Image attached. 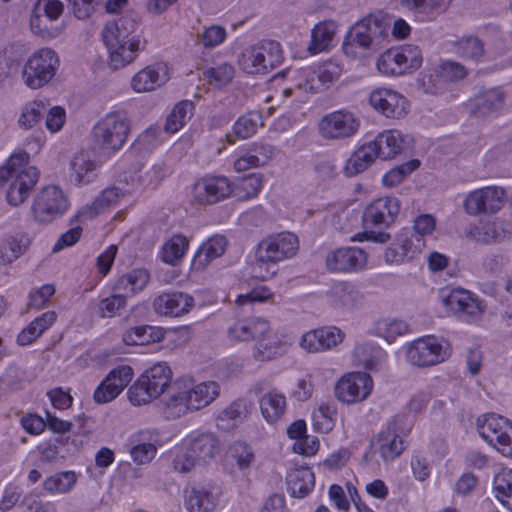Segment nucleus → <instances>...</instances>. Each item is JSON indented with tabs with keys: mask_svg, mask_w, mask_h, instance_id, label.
<instances>
[{
	"mask_svg": "<svg viewBox=\"0 0 512 512\" xmlns=\"http://www.w3.org/2000/svg\"><path fill=\"white\" fill-rule=\"evenodd\" d=\"M255 341L253 357L257 361H270L285 353V343L271 329L266 335L256 337Z\"/></svg>",
	"mask_w": 512,
	"mask_h": 512,
	"instance_id": "473e14b6",
	"label": "nucleus"
},
{
	"mask_svg": "<svg viewBox=\"0 0 512 512\" xmlns=\"http://www.w3.org/2000/svg\"><path fill=\"white\" fill-rule=\"evenodd\" d=\"M188 247L187 239L182 235H174L162 247V260L168 264H174L184 256Z\"/></svg>",
	"mask_w": 512,
	"mask_h": 512,
	"instance_id": "13d9d810",
	"label": "nucleus"
},
{
	"mask_svg": "<svg viewBox=\"0 0 512 512\" xmlns=\"http://www.w3.org/2000/svg\"><path fill=\"white\" fill-rule=\"evenodd\" d=\"M28 162L29 154L21 151L13 154L6 166L0 167V184L7 185L6 199L11 206L24 203L39 180V170Z\"/></svg>",
	"mask_w": 512,
	"mask_h": 512,
	"instance_id": "f03ea898",
	"label": "nucleus"
},
{
	"mask_svg": "<svg viewBox=\"0 0 512 512\" xmlns=\"http://www.w3.org/2000/svg\"><path fill=\"white\" fill-rule=\"evenodd\" d=\"M260 126H263L262 114L258 111H249L237 119L233 131L238 138L248 139Z\"/></svg>",
	"mask_w": 512,
	"mask_h": 512,
	"instance_id": "603ef678",
	"label": "nucleus"
},
{
	"mask_svg": "<svg viewBox=\"0 0 512 512\" xmlns=\"http://www.w3.org/2000/svg\"><path fill=\"white\" fill-rule=\"evenodd\" d=\"M505 191L501 187L488 186L470 192L464 200V209L467 214H494L504 204Z\"/></svg>",
	"mask_w": 512,
	"mask_h": 512,
	"instance_id": "2eb2a0df",
	"label": "nucleus"
},
{
	"mask_svg": "<svg viewBox=\"0 0 512 512\" xmlns=\"http://www.w3.org/2000/svg\"><path fill=\"white\" fill-rule=\"evenodd\" d=\"M327 297L335 308H354L361 301V294L347 282H337L328 290Z\"/></svg>",
	"mask_w": 512,
	"mask_h": 512,
	"instance_id": "f704fd0d",
	"label": "nucleus"
},
{
	"mask_svg": "<svg viewBox=\"0 0 512 512\" xmlns=\"http://www.w3.org/2000/svg\"><path fill=\"white\" fill-rule=\"evenodd\" d=\"M194 104L189 100L177 103L168 114L164 129L173 134L179 131L193 115Z\"/></svg>",
	"mask_w": 512,
	"mask_h": 512,
	"instance_id": "49530a36",
	"label": "nucleus"
},
{
	"mask_svg": "<svg viewBox=\"0 0 512 512\" xmlns=\"http://www.w3.org/2000/svg\"><path fill=\"white\" fill-rule=\"evenodd\" d=\"M263 185V176L252 173L244 176L232 184V195L238 200L245 201L256 197Z\"/></svg>",
	"mask_w": 512,
	"mask_h": 512,
	"instance_id": "a18cd8bd",
	"label": "nucleus"
},
{
	"mask_svg": "<svg viewBox=\"0 0 512 512\" xmlns=\"http://www.w3.org/2000/svg\"><path fill=\"white\" fill-rule=\"evenodd\" d=\"M287 489L291 496L303 498L313 489L315 484L314 473L308 467L292 469L287 475Z\"/></svg>",
	"mask_w": 512,
	"mask_h": 512,
	"instance_id": "72a5a7b5",
	"label": "nucleus"
},
{
	"mask_svg": "<svg viewBox=\"0 0 512 512\" xmlns=\"http://www.w3.org/2000/svg\"><path fill=\"white\" fill-rule=\"evenodd\" d=\"M185 445L189 447L199 465L209 463L220 450L218 437L209 431H194L190 433L185 440Z\"/></svg>",
	"mask_w": 512,
	"mask_h": 512,
	"instance_id": "4be33fe9",
	"label": "nucleus"
},
{
	"mask_svg": "<svg viewBox=\"0 0 512 512\" xmlns=\"http://www.w3.org/2000/svg\"><path fill=\"white\" fill-rule=\"evenodd\" d=\"M149 274L145 269H134L117 279L114 284V290L124 295L125 298L133 295L147 285Z\"/></svg>",
	"mask_w": 512,
	"mask_h": 512,
	"instance_id": "a19ab883",
	"label": "nucleus"
},
{
	"mask_svg": "<svg viewBox=\"0 0 512 512\" xmlns=\"http://www.w3.org/2000/svg\"><path fill=\"white\" fill-rule=\"evenodd\" d=\"M260 411L268 423H275L285 413L286 398L279 391L272 389L259 399Z\"/></svg>",
	"mask_w": 512,
	"mask_h": 512,
	"instance_id": "e433bc0d",
	"label": "nucleus"
},
{
	"mask_svg": "<svg viewBox=\"0 0 512 512\" xmlns=\"http://www.w3.org/2000/svg\"><path fill=\"white\" fill-rule=\"evenodd\" d=\"M456 52L463 58L478 60L484 53L481 40L474 36L462 37L455 43Z\"/></svg>",
	"mask_w": 512,
	"mask_h": 512,
	"instance_id": "bf43d9fd",
	"label": "nucleus"
},
{
	"mask_svg": "<svg viewBox=\"0 0 512 512\" xmlns=\"http://www.w3.org/2000/svg\"><path fill=\"white\" fill-rule=\"evenodd\" d=\"M168 79L166 66L162 64L150 65L133 76L131 87L137 93L149 92L165 84Z\"/></svg>",
	"mask_w": 512,
	"mask_h": 512,
	"instance_id": "cd10ccee",
	"label": "nucleus"
},
{
	"mask_svg": "<svg viewBox=\"0 0 512 512\" xmlns=\"http://www.w3.org/2000/svg\"><path fill=\"white\" fill-rule=\"evenodd\" d=\"M126 306V298L117 292L114 295L100 300L98 313L103 318H111L119 314V311Z\"/></svg>",
	"mask_w": 512,
	"mask_h": 512,
	"instance_id": "e2e57ef3",
	"label": "nucleus"
},
{
	"mask_svg": "<svg viewBox=\"0 0 512 512\" xmlns=\"http://www.w3.org/2000/svg\"><path fill=\"white\" fill-rule=\"evenodd\" d=\"M476 425L483 440L502 455L512 458V422L508 418L488 413L478 417Z\"/></svg>",
	"mask_w": 512,
	"mask_h": 512,
	"instance_id": "6e6552de",
	"label": "nucleus"
},
{
	"mask_svg": "<svg viewBox=\"0 0 512 512\" xmlns=\"http://www.w3.org/2000/svg\"><path fill=\"white\" fill-rule=\"evenodd\" d=\"M493 491L497 500L512 511V469H503L495 475Z\"/></svg>",
	"mask_w": 512,
	"mask_h": 512,
	"instance_id": "8fccbe9b",
	"label": "nucleus"
},
{
	"mask_svg": "<svg viewBox=\"0 0 512 512\" xmlns=\"http://www.w3.org/2000/svg\"><path fill=\"white\" fill-rule=\"evenodd\" d=\"M413 238L420 242L417 235H411L409 232L401 233L396 240L390 244L385 250L384 260L387 264H400L408 259L414 258L415 254L420 250V245L413 244Z\"/></svg>",
	"mask_w": 512,
	"mask_h": 512,
	"instance_id": "c85d7f7f",
	"label": "nucleus"
},
{
	"mask_svg": "<svg viewBox=\"0 0 512 512\" xmlns=\"http://www.w3.org/2000/svg\"><path fill=\"white\" fill-rule=\"evenodd\" d=\"M371 445H377L380 456L384 461H391L399 457L404 450L403 439L396 433L394 422L388 424L387 428L380 432Z\"/></svg>",
	"mask_w": 512,
	"mask_h": 512,
	"instance_id": "c756f323",
	"label": "nucleus"
},
{
	"mask_svg": "<svg viewBox=\"0 0 512 512\" xmlns=\"http://www.w3.org/2000/svg\"><path fill=\"white\" fill-rule=\"evenodd\" d=\"M137 23L132 16H124L107 23L102 31L104 44L108 50V65L118 70L131 64L138 52L145 47V41L133 35Z\"/></svg>",
	"mask_w": 512,
	"mask_h": 512,
	"instance_id": "f257e3e1",
	"label": "nucleus"
},
{
	"mask_svg": "<svg viewBox=\"0 0 512 512\" xmlns=\"http://www.w3.org/2000/svg\"><path fill=\"white\" fill-rule=\"evenodd\" d=\"M167 168L164 163H156L148 168L141 176L142 183L146 188L154 189L164 179Z\"/></svg>",
	"mask_w": 512,
	"mask_h": 512,
	"instance_id": "774afa93",
	"label": "nucleus"
},
{
	"mask_svg": "<svg viewBox=\"0 0 512 512\" xmlns=\"http://www.w3.org/2000/svg\"><path fill=\"white\" fill-rule=\"evenodd\" d=\"M68 200L63 191L54 185L44 187L35 197L32 205L34 219L49 223L61 217L68 209Z\"/></svg>",
	"mask_w": 512,
	"mask_h": 512,
	"instance_id": "9d476101",
	"label": "nucleus"
},
{
	"mask_svg": "<svg viewBox=\"0 0 512 512\" xmlns=\"http://www.w3.org/2000/svg\"><path fill=\"white\" fill-rule=\"evenodd\" d=\"M47 112V105L42 100L27 102L20 111L18 126L22 130H35L41 125L42 119Z\"/></svg>",
	"mask_w": 512,
	"mask_h": 512,
	"instance_id": "ea45409f",
	"label": "nucleus"
},
{
	"mask_svg": "<svg viewBox=\"0 0 512 512\" xmlns=\"http://www.w3.org/2000/svg\"><path fill=\"white\" fill-rule=\"evenodd\" d=\"M441 303L455 315L467 321L477 320L485 310L478 297L462 288H453L441 292Z\"/></svg>",
	"mask_w": 512,
	"mask_h": 512,
	"instance_id": "f8f14e48",
	"label": "nucleus"
},
{
	"mask_svg": "<svg viewBox=\"0 0 512 512\" xmlns=\"http://www.w3.org/2000/svg\"><path fill=\"white\" fill-rule=\"evenodd\" d=\"M299 247L298 238L290 232L280 233L263 239L255 251L252 266L254 276L266 280L275 274L271 267L282 260L296 255Z\"/></svg>",
	"mask_w": 512,
	"mask_h": 512,
	"instance_id": "20e7f679",
	"label": "nucleus"
},
{
	"mask_svg": "<svg viewBox=\"0 0 512 512\" xmlns=\"http://www.w3.org/2000/svg\"><path fill=\"white\" fill-rule=\"evenodd\" d=\"M30 244V239L17 234L4 240L0 245V260L3 264L11 263L22 255Z\"/></svg>",
	"mask_w": 512,
	"mask_h": 512,
	"instance_id": "09e8293b",
	"label": "nucleus"
},
{
	"mask_svg": "<svg viewBox=\"0 0 512 512\" xmlns=\"http://www.w3.org/2000/svg\"><path fill=\"white\" fill-rule=\"evenodd\" d=\"M160 338V332L155 327L148 325L134 327L123 335V341L127 345H146Z\"/></svg>",
	"mask_w": 512,
	"mask_h": 512,
	"instance_id": "5fc2aeb1",
	"label": "nucleus"
},
{
	"mask_svg": "<svg viewBox=\"0 0 512 512\" xmlns=\"http://www.w3.org/2000/svg\"><path fill=\"white\" fill-rule=\"evenodd\" d=\"M342 67L335 61L329 60L311 70L306 77L304 85L299 84L298 89L309 90L313 93L321 92L330 87L339 79Z\"/></svg>",
	"mask_w": 512,
	"mask_h": 512,
	"instance_id": "393cba45",
	"label": "nucleus"
},
{
	"mask_svg": "<svg viewBox=\"0 0 512 512\" xmlns=\"http://www.w3.org/2000/svg\"><path fill=\"white\" fill-rule=\"evenodd\" d=\"M58 66L59 58L54 50L39 49L25 63L23 80L31 89L41 88L55 76Z\"/></svg>",
	"mask_w": 512,
	"mask_h": 512,
	"instance_id": "1a4fd4ad",
	"label": "nucleus"
},
{
	"mask_svg": "<svg viewBox=\"0 0 512 512\" xmlns=\"http://www.w3.org/2000/svg\"><path fill=\"white\" fill-rule=\"evenodd\" d=\"M466 236L475 242L490 244L503 238L504 229L502 224L496 221L482 222L470 226L466 231Z\"/></svg>",
	"mask_w": 512,
	"mask_h": 512,
	"instance_id": "37998d69",
	"label": "nucleus"
},
{
	"mask_svg": "<svg viewBox=\"0 0 512 512\" xmlns=\"http://www.w3.org/2000/svg\"><path fill=\"white\" fill-rule=\"evenodd\" d=\"M370 144L375 148L378 158L388 160L402 153L410 141L399 130L391 129L380 133Z\"/></svg>",
	"mask_w": 512,
	"mask_h": 512,
	"instance_id": "bb28decb",
	"label": "nucleus"
},
{
	"mask_svg": "<svg viewBox=\"0 0 512 512\" xmlns=\"http://www.w3.org/2000/svg\"><path fill=\"white\" fill-rule=\"evenodd\" d=\"M419 165V160L414 159L391 169L383 176V184L387 187H394L400 184L410 173L416 170Z\"/></svg>",
	"mask_w": 512,
	"mask_h": 512,
	"instance_id": "680f3d73",
	"label": "nucleus"
},
{
	"mask_svg": "<svg viewBox=\"0 0 512 512\" xmlns=\"http://www.w3.org/2000/svg\"><path fill=\"white\" fill-rule=\"evenodd\" d=\"M377 68L385 75H402L407 72V66L401 61L397 48L386 50L377 60Z\"/></svg>",
	"mask_w": 512,
	"mask_h": 512,
	"instance_id": "3c124183",
	"label": "nucleus"
},
{
	"mask_svg": "<svg viewBox=\"0 0 512 512\" xmlns=\"http://www.w3.org/2000/svg\"><path fill=\"white\" fill-rule=\"evenodd\" d=\"M196 465H199V462L193 457V453L186 445L185 448L178 449L172 459L173 469L180 473H187Z\"/></svg>",
	"mask_w": 512,
	"mask_h": 512,
	"instance_id": "69168bd1",
	"label": "nucleus"
},
{
	"mask_svg": "<svg viewBox=\"0 0 512 512\" xmlns=\"http://www.w3.org/2000/svg\"><path fill=\"white\" fill-rule=\"evenodd\" d=\"M449 353L447 347L435 336L420 337L410 343L406 350L409 363L418 367H429L443 362Z\"/></svg>",
	"mask_w": 512,
	"mask_h": 512,
	"instance_id": "9b49d317",
	"label": "nucleus"
},
{
	"mask_svg": "<svg viewBox=\"0 0 512 512\" xmlns=\"http://www.w3.org/2000/svg\"><path fill=\"white\" fill-rule=\"evenodd\" d=\"M130 133V120L125 111H112L101 117L93 128L95 144L107 154L122 148Z\"/></svg>",
	"mask_w": 512,
	"mask_h": 512,
	"instance_id": "423d86ee",
	"label": "nucleus"
},
{
	"mask_svg": "<svg viewBox=\"0 0 512 512\" xmlns=\"http://www.w3.org/2000/svg\"><path fill=\"white\" fill-rule=\"evenodd\" d=\"M133 370L128 365L118 366L111 370L94 391L93 399L98 404L114 400L130 383Z\"/></svg>",
	"mask_w": 512,
	"mask_h": 512,
	"instance_id": "a211bd4d",
	"label": "nucleus"
},
{
	"mask_svg": "<svg viewBox=\"0 0 512 512\" xmlns=\"http://www.w3.org/2000/svg\"><path fill=\"white\" fill-rule=\"evenodd\" d=\"M258 47L261 54L264 56V64L267 72L274 69L282 62V50L278 42L272 40L265 41Z\"/></svg>",
	"mask_w": 512,
	"mask_h": 512,
	"instance_id": "0e129e2a",
	"label": "nucleus"
},
{
	"mask_svg": "<svg viewBox=\"0 0 512 512\" xmlns=\"http://www.w3.org/2000/svg\"><path fill=\"white\" fill-rule=\"evenodd\" d=\"M367 253L358 247H341L326 256L328 270L334 272H353L365 267Z\"/></svg>",
	"mask_w": 512,
	"mask_h": 512,
	"instance_id": "aec40b11",
	"label": "nucleus"
},
{
	"mask_svg": "<svg viewBox=\"0 0 512 512\" xmlns=\"http://www.w3.org/2000/svg\"><path fill=\"white\" fill-rule=\"evenodd\" d=\"M247 417L246 404L242 400H236L221 409L215 419L216 427L222 432H232Z\"/></svg>",
	"mask_w": 512,
	"mask_h": 512,
	"instance_id": "2f4dec72",
	"label": "nucleus"
},
{
	"mask_svg": "<svg viewBox=\"0 0 512 512\" xmlns=\"http://www.w3.org/2000/svg\"><path fill=\"white\" fill-rule=\"evenodd\" d=\"M230 195H232V183L225 176H205L192 187V198L200 205H212Z\"/></svg>",
	"mask_w": 512,
	"mask_h": 512,
	"instance_id": "dca6fc26",
	"label": "nucleus"
},
{
	"mask_svg": "<svg viewBox=\"0 0 512 512\" xmlns=\"http://www.w3.org/2000/svg\"><path fill=\"white\" fill-rule=\"evenodd\" d=\"M217 497L209 487L194 486L185 497V506L189 512H210L216 506Z\"/></svg>",
	"mask_w": 512,
	"mask_h": 512,
	"instance_id": "c9c22d12",
	"label": "nucleus"
},
{
	"mask_svg": "<svg viewBox=\"0 0 512 512\" xmlns=\"http://www.w3.org/2000/svg\"><path fill=\"white\" fill-rule=\"evenodd\" d=\"M95 162L91 161L84 153L77 154L70 162L69 179L77 186L88 184L95 176Z\"/></svg>",
	"mask_w": 512,
	"mask_h": 512,
	"instance_id": "79ce46f5",
	"label": "nucleus"
},
{
	"mask_svg": "<svg viewBox=\"0 0 512 512\" xmlns=\"http://www.w3.org/2000/svg\"><path fill=\"white\" fill-rule=\"evenodd\" d=\"M400 211L398 199L382 197L371 202L363 212V222L367 227L389 226L394 223Z\"/></svg>",
	"mask_w": 512,
	"mask_h": 512,
	"instance_id": "6ab92c4d",
	"label": "nucleus"
},
{
	"mask_svg": "<svg viewBox=\"0 0 512 512\" xmlns=\"http://www.w3.org/2000/svg\"><path fill=\"white\" fill-rule=\"evenodd\" d=\"M345 333L335 326L321 327L306 332L300 346L310 353L332 349L344 340Z\"/></svg>",
	"mask_w": 512,
	"mask_h": 512,
	"instance_id": "412c9836",
	"label": "nucleus"
},
{
	"mask_svg": "<svg viewBox=\"0 0 512 512\" xmlns=\"http://www.w3.org/2000/svg\"><path fill=\"white\" fill-rule=\"evenodd\" d=\"M254 460L251 447L243 442L232 444L226 456V463L231 468V473L239 471L243 475L249 471Z\"/></svg>",
	"mask_w": 512,
	"mask_h": 512,
	"instance_id": "4c0bfd02",
	"label": "nucleus"
},
{
	"mask_svg": "<svg viewBox=\"0 0 512 512\" xmlns=\"http://www.w3.org/2000/svg\"><path fill=\"white\" fill-rule=\"evenodd\" d=\"M76 480L73 471L59 472L46 478L43 488L50 493H66L75 485Z\"/></svg>",
	"mask_w": 512,
	"mask_h": 512,
	"instance_id": "4d7b16f0",
	"label": "nucleus"
},
{
	"mask_svg": "<svg viewBox=\"0 0 512 512\" xmlns=\"http://www.w3.org/2000/svg\"><path fill=\"white\" fill-rule=\"evenodd\" d=\"M337 30V23L333 20L323 21L315 25L311 31V44L308 50L317 54L326 50L331 44Z\"/></svg>",
	"mask_w": 512,
	"mask_h": 512,
	"instance_id": "c03bdc74",
	"label": "nucleus"
},
{
	"mask_svg": "<svg viewBox=\"0 0 512 512\" xmlns=\"http://www.w3.org/2000/svg\"><path fill=\"white\" fill-rule=\"evenodd\" d=\"M228 241L223 235H214L205 241L197 250L193 258L195 269H205L211 261L221 257L227 248Z\"/></svg>",
	"mask_w": 512,
	"mask_h": 512,
	"instance_id": "7c9ffc66",
	"label": "nucleus"
},
{
	"mask_svg": "<svg viewBox=\"0 0 512 512\" xmlns=\"http://www.w3.org/2000/svg\"><path fill=\"white\" fill-rule=\"evenodd\" d=\"M125 196V193L118 187H107L104 189L87 207L86 213L89 217H94L97 214L117 205L120 200Z\"/></svg>",
	"mask_w": 512,
	"mask_h": 512,
	"instance_id": "de8ad7c7",
	"label": "nucleus"
},
{
	"mask_svg": "<svg viewBox=\"0 0 512 512\" xmlns=\"http://www.w3.org/2000/svg\"><path fill=\"white\" fill-rule=\"evenodd\" d=\"M219 395L220 385L215 381H205L190 388H173L163 401L171 413L179 417L189 410L198 411L209 406Z\"/></svg>",
	"mask_w": 512,
	"mask_h": 512,
	"instance_id": "39448f33",
	"label": "nucleus"
},
{
	"mask_svg": "<svg viewBox=\"0 0 512 512\" xmlns=\"http://www.w3.org/2000/svg\"><path fill=\"white\" fill-rule=\"evenodd\" d=\"M400 52L401 61L407 66V71L416 70L422 64V52L415 45H404L397 48Z\"/></svg>",
	"mask_w": 512,
	"mask_h": 512,
	"instance_id": "338daca9",
	"label": "nucleus"
},
{
	"mask_svg": "<svg viewBox=\"0 0 512 512\" xmlns=\"http://www.w3.org/2000/svg\"><path fill=\"white\" fill-rule=\"evenodd\" d=\"M172 371L165 362H158L145 370L129 388L128 398L133 405L140 406L158 398L170 385Z\"/></svg>",
	"mask_w": 512,
	"mask_h": 512,
	"instance_id": "0eeeda50",
	"label": "nucleus"
},
{
	"mask_svg": "<svg viewBox=\"0 0 512 512\" xmlns=\"http://www.w3.org/2000/svg\"><path fill=\"white\" fill-rule=\"evenodd\" d=\"M389 24L380 14H370L357 21L347 32L342 43L344 54L361 58L367 50H377L388 37Z\"/></svg>",
	"mask_w": 512,
	"mask_h": 512,
	"instance_id": "7ed1b4c3",
	"label": "nucleus"
},
{
	"mask_svg": "<svg viewBox=\"0 0 512 512\" xmlns=\"http://www.w3.org/2000/svg\"><path fill=\"white\" fill-rule=\"evenodd\" d=\"M505 102V94L500 88H490L480 91L468 104L470 115L477 118L498 113Z\"/></svg>",
	"mask_w": 512,
	"mask_h": 512,
	"instance_id": "a878e982",
	"label": "nucleus"
},
{
	"mask_svg": "<svg viewBox=\"0 0 512 512\" xmlns=\"http://www.w3.org/2000/svg\"><path fill=\"white\" fill-rule=\"evenodd\" d=\"M240 68L248 74L266 73L264 64V56L261 54L259 47H251L246 49L239 58Z\"/></svg>",
	"mask_w": 512,
	"mask_h": 512,
	"instance_id": "6e6d98bb",
	"label": "nucleus"
},
{
	"mask_svg": "<svg viewBox=\"0 0 512 512\" xmlns=\"http://www.w3.org/2000/svg\"><path fill=\"white\" fill-rule=\"evenodd\" d=\"M373 380L368 373L351 372L341 377L335 384L336 398L345 404L364 401L372 392Z\"/></svg>",
	"mask_w": 512,
	"mask_h": 512,
	"instance_id": "4468645a",
	"label": "nucleus"
},
{
	"mask_svg": "<svg viewBox=\"0 0 512 512\" xmlns=\"http://www.w3.org/2000/svg\"><path fill=\"white\" fill-rule=\"evenodd\" d=\"M408 330V324L397 318H383L375 324L376 334L388 342H392L398 336L406 334Z\"/></svg>",
	"mask_w": 512,
	"mask_h": 512,
	"instance_id": "864d4df0",
	"label": "nucleus"
},
{
	"mask_svg": "<svg viewBox=\"0 0 512 512\" xmlns=\"http://www.w3.org/2000/svg\"><path fill=\"white\" fill-rule=\"evenodd\" d=\"M374 149L370 142L359 147L346 161L344 174L347 177H352L365 171L377 158Z\"/></svg>",
	"mask_w": 512,
	"mask_h": 512,
	"instance_id": "58836bf2",
	"label": "nucleus"
},
{
	"mask_svg": "<svg viewBox=\"0 0 512 512\" xmlns=\"http://www.w3.org/2000/svg\"><path fill=\"white\" fill-rule=\"evenodd\" d=\"M203 75L210 84L220 88L232 81L234 68L228 63H221L205 70Z\"/></svg>",
	"mask_w": 512,
	"mask_h": 512,
	"instance_id": "052dcab7",
	"label": "nucleus"
},
{
	"mask_svg": "<svg viewBox=\"0 0 512 512\" xmlns=\"http://www.w3.org/2000/svg\"><path fill=\"white\" fill-rule=\"evenodd\" d=\"M360 126L359 119L350 111L339 110L321 118L319 133L326 140H343L352 137Z\"/></svg>",
	"mask_w": 512,
	"mask_h": 512,
	"instance_id": "ddd939ff",
	"label": "nucleus"
},
{
	"mask_svg": "<svg viewBox=\"0 0 512 512\" xmlns=\"http://www.w3.org/2000/svg\"><path fill=\"white\" fill-rule=\"evenodd\" d=\"M270 331L267 320L260 317L236 319L227 328V337L231 342H247L266 335Z\"/></svg>",
	"mask_w": 512,
	"mask_h": 512,
	"instance_id": "5701e85b",
	"label": "nucleus"
},
{
	"mask_svg": "<svg viewBox=\"0 0 512 512\" xmlns=\"http://www.w3.org/2000/svg\"><path fill=\"white\" fill-rule=\"evenodd\" d=\"M369 104L390 119H401L409 109L408 100L399 92L388 88H376L369 96Z\"/></svg>",
	"mask_w": 512,
	"mask_h": 512,
	"instance_id": "f3484780",
	"label": "nucleus"
},
{
	"mask_svg": "<svg viewBox=\"0 0 512 512\" xmlns=\"http://www.w3.org/2000/svg\"><path fill=\"white\" fill-rule=\"evenodd\" d=\"M193 306L194 298L180 291L162 293L153 301L155 312L164 316H181L188 313Z\"/></svg>",
	"mask_w": 512,
	"mask_h": 512,
	"instance_id": "b1692460",
	"label": "nucleus"
}]
</instances>
